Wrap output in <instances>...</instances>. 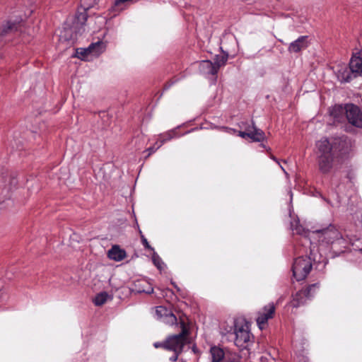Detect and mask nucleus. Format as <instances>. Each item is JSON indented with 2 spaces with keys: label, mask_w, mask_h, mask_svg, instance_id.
I'll list each match as a JSON object with an SVG mask.
<instances>
[{
  "label": "nucleus",
  "mask_w": 362,
  "mask_h": 362,
  "mask_svg": "<svg viewBox=\"0 0 362 362\" xmlns=\"http://www.w3.org/2000/svg\"><path fill=\"white\" fill-rule=\"evenodd\" d=\"M295 230H296V233H300V229L296 225Z\"/></svg>",
  "instance_id": "nucleus-34"
},
{
  "label": "nucleus",
  "mask_w": 362,
  "mask_h": 362,
  "mask_svg": "<svg viewBox=\"0 0 362 362\" xmlns=\"http://www.w3.org/2000/svg\"><path fill=\"white\" fill-rule=\"evenodd\" d=\"M16 28L17 27L15 23L8 22L6 25H3L1 30H0V37L16 30Z\"/></svg>",
  "instance_id": "nucleus-21"
},
{
  "label": "nucleus",
  "mask_w": 362,
  "mask_h": 362,
  "mask_svg": "<svg viewBox=\"0 0 362 362\" xmlns=\"http://www.w3.org/2000/svg\"><path fill=\"white\" fill-rule=\"evenodd\" d=\"M334 71L338 79L341 82L349 81L354 77L350 70V67L348 68L347 66L344 64L337 65Z\"/></svg>",
  "instance_id": "nucleus-12"
},
{
  "label": "nucleus",
  "mask_w": 362,
  "mask_h": 362,
  "mask_svg": "<svg viewBox=\"0 0 362 362\" xmlns=\"http://www.w3.org/2000/svg\"><path fill=\"white\" fill-rule=\"evenodd\" d=\"M180 326L181 332L178 334L168 337L165 341L164 349L174 352V355L170 358L172 361H175L177 359L178 355L182 352L184 346L187 343V325L184 320H181Z\"/></svg>",
  "instance_id": "nucleus-1"
},
{
  "label": "nucleus",
  "mask_w": 362,
  "mask_h": 362,
  "mask_svg": "<svg viewBox=\"0 0 362 362\" xmlns=\"http://www.w3.org/2000/svg\"><path fill=\"white\" fill-rule=\"evenodd\" d=\"M210 356L211 362H226L224 358V351L219 347H211L210 349Z\"/></svg>",
  "instance_id": "nucleus-16"
},
{
  "label": "nucleus",
  "mask_w": 362,
  "mask_h": 362,
  "mask_svg": "<svg viewBox=\"0 0 362 362\" xmlns=\"http://www.w3.org/2000/svg\"><path fill=\"white\" fill-rule=\"evenodd\" d=\"M312 264L309 258H299L296 261V279H303L310 272Z\"/></svg>",
  "instance_id": "nucleus-9"
},
{
  "label": "nucleus",
  "mask_w": 362,
  "mask_h": 362,
  "mask_svg": "<svg viewBox=\"0 0 362 362\" xmlns=\"http://www.w3.org/2000/svg\"><path fill=\"white\" fill-rule=\"evenodd\" d=\"M10 185H16V181L15 180V179H13L11 182H10Z\"/></svg>",
  "instance_id": "nucleus-31"
},
{
  "label": "nucleus",
  "mask_w": 362,
  "mask_h": 362,
  "mask_svg": "<svg viewBox=\"0 0 362 362\" xmlns=\"http://www.w3.org/2000/svg\"><path fill=\"white\" fill-rule=\"evenodd\" d=\"M315 284L311 285L306 290H305L304 291L298 294V296H301L303 295L304 296L308 297L309 296L310 291L312 290L315 289Z\"/></svg>",
  "instance_id": "nucleus-25"
},
{
  "label": "nucleus",
  "mask_w": 362,
  "mask_h": 362,
  "mask_svg": "<svg viewBox=\"0 0 362 362\" xmlns=\"http://www.w3.org/2000/svg\"><path fill=\"white\" fill-rule=\"evenodd\" d=\"M228 60V54L223 55H216L213 65L216 68V71L218 72L220 67L224 66L226 64Z\"/></svg>",
  "instance_id": "nucleus-19"
},
{
  "label": "nucleus",
  "mask_w": 362,
  "mask_h": 362,
  "mask_svg": "<svg viewBox=\"0 0 362 362\" xmlns=\"http://www.w3.org/2000/svg\"><path fill=\"white\" fill-rule=\"evenodd\" d=\"M108 299H111V297L107 292H100L96 295L93 303L95 305L100 306L105 304Z\"/></svg>",
  "instance_id": "nucleus-18"
},
{
  "label": "nucleus",
  "mask_w": 362,
  "mask_h": 362,
  "mask_svg": "<svg viewBox=\"0 0 362 362\" xmlns=\"http://www.w3.org/2000/svg\"><path fill=\"white\" fill-rule=\"evenodd\" d=\"M107 257L117 262L122 261L126 257V252L118 245H114L107 252Z\"/></svg>",
  "instance_id": "nucleus-14"
},
{
  "label": "nucleus",
  "mask_w": 362,
  "mask_h": 362,
  "mask_svg": "<svg viewBox=\"0 0 362 362\" xmlns=\"http://www.w3.org/2000/svg\"><path fill=\"white\" fill-rule=\"evenodd\" d=\"M350 70L354 77H356L362 73V57L354 55L351 59Z\"/></svg>",
  "instance_id": "nucleus-13"
},
{
  "label": "nucleus",
  "mask_w": 362,
  "mask_h": 362,
  "mask_svg": "<svg viewBox=\"0 0 362 362\" xmlns=\"http://www.w3.org/2000/svg\"><path fill=\"white\" fill-rule=\"evenodd\" d=\"M291 271L292 272L293 275H294V263L291 264Z\"/></svg>",
  "instance_id": "nucleus-33"
},
{
  "label": "nucleus",
  "mask_w": 362,
  "mask_h": 362,
  "mask_svg": "<svg viewBox=\"0 0 362 362\" xmlns=\"http://www.w3.org/2000/svg\"><path fill=\"white\" fill-rule=\"evenodd\" d=\"M77 19L78 21H80L81 23H83L87 20V14L85 12L81 13L77 16Z\"/></svg>",
  "instance_id": "nucleus-26"
},
{
  "label": "nucleus",
  "mask_w": 362,
  "mask_h": 362,
  "mask_svg": "<svg viewBox=\"0 0 362 362\" xmlns=\"http://www.w3.org/2000/svg\"><path fill=\"white\" fill-rule=\"evenodd\" d=\"M154 317L167 325H173L177 322L175 315L163 306H157L155 310Z\"/></svg>",
  "instance_id": "nucleus-10"
},
{
  "label": "nucleus",
  "mask_w": 362,
  "mask_h": 362,
  "mask_svg": "<svg viewBox=\"0 0 362 362\" xmlns=\"http://www.w3.org/2000/svg\"><path fill=\"white\" fill-rule=\"evenodd\" d=\"M272 158L275 160L276 163H279V161L274 157V156H272Z\"/></svg>",
  "instance_id": "nucleus-36"
},
{
  "label": "nucleus",
  "mask_w": 362,
  "mask_h": 362,
  "mask_svg": "<svg viewBox=\"0 0 362 362\" xmlns=\"http://www.w3.org/2000/svg\"><path fill=\"white\" fill-rule=\"evenodd\" d=\"M238 135L243 138L249 137L254 141H261L264 138V132L254 126L248 128L245 132H239Z\"/></svg>",
  "instance_id": "nucleus-11"
},
{
  "label": "nucleus",
  "mask_w": 362,
  "mask_h": 362,
  "mask_svg": "<svg viewBox=\"0 0 362 362\" xmlns=\"http://www.w3.org/2000/svg\"><path fill=\"white\" fill-rule=\"evenodd\" d=\"M275 313V306L273 303L265 305L258 312V316L256 319L257 326L260 329H263L267 325L268 320L274 317Z\"/></svg>",
  "instance_id": "nucleus-8"
},
{
  "label": "nucleus",
  "mask_w": 362,
  "mask_h": 362,
  "mask_svg": "<svg viewBox=\"0 0 362 362\" xmlns=\"http://www.w3.org/2000/svg\"><path fill=\"white\" fill-rule=\"evenodd\" d=\"M311 38L308 35L299 37L296 40V52L306 49L310 44Z\"/></svg>",
  "instance_id": "nucleus-17"
},
{
  "label": "nucleus",
  "mask_w": 362,
  "mask_h": 362,
  "mask_svg": "<svg viewBox=\"0 0 362 362\" xmlns=\"http://www.w3.org/2000/svg\"><path fill=\"white\" fill-rule=\"evenodd\" d=\"M294 48V42H291L289 46V51L291 52L292 49Z\"/></svg>",
  "instance_id": "nucleus-30"
},
{
  "label": "nucleus",
  "mask_w": 362,
  "mask_h": 362,
  "mask_svg": "<svg viewBox=\"0 0 362 362\" xmlns=\"http://www.w3.org/2000/svg\"><path fill=\"white\" fill-rule=\"evenodd\" d=\"M146 292L148 293H150L153 292V288H151L150 291H146Z\"/></svg>",
  "instance_id": "nucleus-37"
},
{
  "label": "nucleus",
  "mask_w": 362,
  "mask_h": 362,
  "mask_svg": "<svg viewBox=\"0 0 362 362\" xmlns=\"http://www.w3.org/2000/svg\"><path fill=\"white\" fill-rule=\"evenodd\" d=\"M158 144H159L158 141H157L153 146L150 147L147 149V151L149 152L148 156L154 153L158 149L156 148Z\"/></svg>",
  "instance_id": "nucleus-28"
},
{
  "label": "nucleus",
  "mask_w": 362,
  "mask_h": 362,
  "mask_svg": "<svg viewBox=\"0 0 362 362\" xmlns=\"http://www.w3.org/2000/svg\"><path fill=\"white\" fill-rule=\"evenodd\" d=\"M312 235L314 238H317L320 243L323 244L342 245L345 242L340 232L332 225H329L325 228L316 230L313 232Z\"/></svg>",
  "instance_id": "nucleus-4"
},
{
  "label": "nucleus",
  "mask_w": 362,
  "mask_h": 362,
  "mask_svg": "<svg viewBox=\"0 0 362 362\" xmlns=\"http://www.w3.org/2000/svg\"><path fill=\"white\" fill-rule=\"evenodd\" d=\"M281 168L282 169V170L284 172V173L288 175V173H286V171L285 170V168L283 165H280Z\"/></svg>",
  "instance_id": "nucleus-35"
},
{
  "label": "nucleus",
  "mask_w": 362,
  "mask_h": 362,
  "mask_svg": "<svg viewBox=\"0 0 362 362\" xmlns=\"http://www.w3.org/2000/svg\"><path fill=\"white\" fill-rule=\"evenodd\" d=\"M152 261H153L154 265L158 269H162V265L163 264V262L162 259H160V257L156 252H154L152 256Z\"/></svg>",
  "instance_id": "nucleus-22"
},
{
  "label": "nucleus",
  "mask_w": 362,
  "mask_h": 362,
  "mask_svg": "<svg viewBox=\"0 0 362 362\" xmlns=\"http://www.w3.org/2000/svg\"><path fill=\"white\" fill-rule=\"evenodd\" d=\"M199 70L204 75H216L217 71L209 60H203L199 62Z\"/></svg>",
  "instance_id": "nucleus-15"
},
{
  "label": "nucleus",
  "mask_w": 362,
  "mask_h": 362,
  "mask_svg": "<svg viewBox=\"0 0 362 362\" xmlns=\"http://www.w3.org/2000/svg\"><path fill=\"white\" fill-rule=\"evenodd\" d=\"M175 136V132L170 131L165 134H162L160 136V140L158 141L159 144L157 145L156 148H159L165 141L170 140L171 139Z\"/></svg>",
  "instance_id": "nucleus-20"
},
{
  "label": "nucleus",
  "mask_w": 362,
  "mask_h": 362,
  "mask_svg": "<svg viewBox=\"0 0 362 362\" xmlns=\"http://www.w3.org/2000/svg\"><path fill=\"white\" fill-rule=\"evenodd\" d=\"M318 165L320 170L323 173H328L333 166V156L329 141L322 139L317 142Z\"/></svg>",
  "instance_id": "nucleus-3"
},
{
  "label": "nucleus",
  "mask_w": 362,
  "mask_h": 362,
  "mask_svg": "<svg viewBox=\"0 0 362 362\" xmlns=\"http://www.w3.org/2000/svg\"><path fill=\"white\" fill-rule=\"evenodd\" d=\"M233 337L230 339V341H233L234 344L240 349H247L253 341V335L250 332L248 323L243 319L238 327L234 329Z\"/></svg>",
  "instance_id": "nucleus-2"
},
{
  "label": "nucleus",
  "mask_w": 362,
  "mask_h": 362,
  "mask_svg": "<svg viewBox=\"0 0 362 362\" xmlns=\"http://www.w3.org/2000/svg\"><path fill=\"white\" fill-rule=\"evenodd\" d=\"M139 234L141 235V242L144 245V246L147 248V249H149L151 250H153V249L149 245L146 238L144 237V235L142 234V232L140 229H139Z\"/></svg>",
  "instance_id": "nucleus-23"
},
{
  "label": "nucleus",
  "mask_w": 362,
  "mask_h": 362,
  "mask_svg": "<svg viewBox=\"0 0 362 362\" xmlns=\"http://www.w3.org/2000/svg\"><path fill=\"white\" fill-rule=\"evenodd\" d=\"M289 194H290V203H291L292 199H293V193H292L291 190H290Z\"/></svg>",
  "instance_id": "nucleus-32"
},
{
  "label": "nucleus",
  "mask_w": 362,
  "mask_h": 362,
  "mask_svg": "<svg viewBox=\"0 0 362 362\" xmlns=\"http://www.w3.org/2000/svg\"><path fill=\"white\" fill-rule=\"evenodd\" d=\"M343 108L341 106H336L333 108V110L331 112V115L334 117L337 118L338 113L342 112Z\"/></svg>",
  "instance_id": "nucleus-24"
},
{
  "label": "nucleus",
  "mask_w": 362,
  "mask_h": 362,
  "mask_svg": "<svg viewBox=\"0 0 362 362\" xmlns=\"http://www.w3.org/2000/svg\"><path fill=\"white\" fill-rule=\"evenodd\" d=\"M346 119L350 124L357 128H362V112L354 104H347L344 107Z\"/></svg>",
  "instance_id": "nucleus-7"
},
{
  "label": "nucleus",
  "mask_w": 362,
  "mask_h": 362,
  "mask_svg": "<svg viewBox=\"0 0 362 362\" xmlns=\"http://www.w3.org/2000/svg\"><path fill=\"white\" fill-rule=\"evenodd\" d=\"M88 0H81V4L84 7L85 10H87V9L90 8V7L93 6V5L95 4V2L94 3H88Z\"/></svg>",
  "instance_id": "nucleus-27"
},
{
  "label": "nucleus",
  "mask_w": 362,
  "mask_h": 362,
  "mask_svg": "<svg viewBox=\"0 0 362 362\" xmlns=\"http://www.w3.org/2000/svg\"><path fill=\"white\" fill-rule=\"evenodd\" d=\"M104 50V44L102 42L98 41L95 43H92L87 48L78 49L76 50V56L83 60H89L92 57H98Z\"/></svg>",
  "instance_id": "nucleus-5"
},
{
  "label": "nucleus",
  "mask_w": 362,
  "mask_h": 362,
  "mask_svg": "<svg viewBox=\"0 0 362 362\" xmlns=\"http://www.w3.org/2000/svg\"><path fill=\"white\" fill-rule=\"evenodd\" d=\"M242 318H235L228 317L221 321L219 324V332L222 337H226L228 341L234 335V329L238 327V324L240 323Z\"/></svg>",
  "instance_id": "nucleus-6"
},
{
  "label": "nucleus",
  "mask_w": 362,
  "mask_h": 362,
  "mask_svg": "<svg viewBox=\"0 0 362 362\" xmlns=\"http://www.w3.org/2000/svg\"><path fill=\"white\" fill-rule=\"evenodd\" d=\"M164 344H165V341L164 342H156L154 343L153 346L156 347V348H160V347H162L164 349Z\"/></svg>",
  "instance_id": "nucleus-29"
}]
</instances>
